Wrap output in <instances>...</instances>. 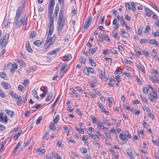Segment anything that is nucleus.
<instances>
[{"instance_id": "f257e3e1", "label": "nucleus", "mask_w": 159, "mask_h": 159, "mask_svg": "<svg viewBox=\"0 0 159 159\" xmlns=\"http://www.w3.org/2000/svg\"><path fill=\"white\" fill-rule=\"evenodd\" d=\"M55 0H50L49 5L48 6V15L50 20V23L49 24V31L48 35L50 36L52 35L54 30V17L52 16V14L54 9V6L55 4Z\"/></svg>"}, {"instance_id": "f03ea898", "label": "nucleus", "mask_w": 159, "mask_h": 159, "mask_svg": "<svg viewBox=\"0 0 159 159\" xmlns=\"http://www.w3.org/2000/svg\"><path fill=\"white\" fill-rule=\"evenodd\" d=\"M22 7H21L18 8L16 16L15 17V20L13 23L14 25L19 27H20L23 24V26L24 25H26L27 20V16L25 15L24 17L20 18V20H19L22 14Z\"/></svg>"}, {"instance_id": "7ed1b4c3", "label": "nucleus", "mask_w": 159, "mask_h": 159, "mask_svg": "<svg viewBox=\"0 0 159 159\" xmlns=\"http://www.w3.org/2000/svg\"><path fill=\"white\" fill-rule=\"evenodd\" d=\"M65 23L64 19H58L57 29L58 31V35L59 36H62L61 31L65 25Z\"/></svg>"}, {"instance_id": "20e7f679", "label": "nucleus", "mask_w": 159, "mask_h": 159, "mask_svg": "<svg viewBox=\"0 0 159 159\" xmlns=\"http://www.w3.org/2000/svg\"><path fill=\"white\" fill-rule=\"evenodd\" d=\"M18 66L17 63H15L12 64L9 63L7 65V68L10 70V72L13 74L15 70L18 68Z\"/></svg>"}, {"instance_id": "39448f33", "label": "nucleus", "mask_w": 159, "mask_h": 159, "mask_svg": "<svg viewBox=\"0 0 159 159\" xmlns=\"http://www.w3.org/2000/svg\"><path fill=\"white\" fill-rule=\"evenodd\" d=\"M95 70L91 67L85 66L84 68V72L87 75H89V72L93 74H95Z\"/></svg>"}, {"instance_id": "423d86ee", "label": "nucleus", "mask_w": 159, "mask_h": 159, "mask_svg": "<svg viewBox=\"0 0 159 159\" xmlns=\"http://www.w3.org/2000/svg\"><path fill=\"white\" fill-rule=\"evenodd\" d=\"M9 36V34H7L3 38L1 43V40H0V44H1L2 47H5L7 44Z\"/></svg>"}, {"instance_id": "0eeeda50", "label": "nucleus", "mask_w": 159, "mask_h": 159, "mask_svg": "<svg viewBox=\"0 0 159 159\" xmlns=\"http://www.w3.org/2000/svg\"><path fill=\"white\" fill-rule=\"evenodd\" d=\"M92 17L91 16H89L87 19V20L85 22L84 25V29L87 30L89 27L90 23L92 21Z\"/></svg>"}, {"instance_id": "6e6552de", "label": "nucleus", "mask_w": 159, "mask_h": 159, "mask_svg": "<svg viewBox=\"0 0 159 159\" xmlns=\"http://www.w3.org/2000/svg\"><path fill=\"white\" fill-rule=\"evenodd\" d=\"M67 65L66 64H64L61 67L60 75L61 77L63 75V74L66 72L67 70H65L66 67H67Z\"/></svg>"}, {"instance_id": "1a4fd4ad", "label": "nucleus", "mask_w": 159, "mask_h": 159, "mask_svg": "<svg viewBox=\"0 0 159 159\" xmlns=\"http://www.w3.org/2000/svg\"><path fill=\"white\" fill-rule=\"evenodd\" d=\"M127 153L131 159H134L135 157L133 155L132 149L130 148H127L126 150Z\"/></svg>"}, {"instance_id": "9d476101", "label": "nucleus", "mask_w": 159, "mask_h": 159, "mask_svg": "<svg viewBox=\"0 0 159 159\" xmlns=\"http://www.w3.org/2000/svg\"><path fill=\"white\" fill-rule=\"evenodd\" d=\"M97 128L99 129H101L103 130H106L108 129L107 127H103V123L101 121H99L98 124H97Z\"/></svg>"}, {"instance_id": "9b49d317", "label": "nucleus", "mask_w": 159, "mask_h": 159, "mask_svg": "<svg viewBox=\"0 0 159 159\" xmlns=\"http://www.w3.org/2000/svg\"><path fill=\"white\" fill-rule=\"evenodd\" d=\"M3 121L4 123H6L8 122V118L7 116L4 117V119L3 117V114L2 113H0V121L2 122Z\"/></svg>"}, {"instance_id": "f8f14e48", "label": "nucleus", "mask_w": 159, "mask_h": 159, "mask_svg": "<svg viewBox=\"0 0 159 159\" xmlns=\"http://www.w3.org/2000/svg\"><path fill=\"white\" fill-rule=\"evenodd\" d=\"M64 6L62 5V7L61 8L59 14V16L58 19H64V17L63 16V9L64 8Z\"/></svg>"}, {"instance_id": "ddd939ff", "label": "nucleus", "mask_w": 159, "mask_h": 159, "mask_svg": "<svg viewBox=\"0 0 159 159\" xmlns=\"http://www.w3.org/2000/svg\"><path fill=\"white\" fill-rule=\"evenodd\" d=\"M27 50V51L30 53H32L33 52V49L31 48L29 42V41H28L27 42L26 46H25Z\"/></svg>"}, {"instance_id": "4468645a", "label": "nucleus", "mask_w": 159, "mask_h": 159, "mask_svg": "<svg viewBox=\"0 0 159 159\" xmlns=\"http://www.w3.org/2000/svg\"><path fill=\"white\" fill-rule=\"evenodd\" d=\"M5 111L7 115H10L11 118L14 117L15 115L14 112L12 111L9 110L7 109L5 110Z\"/></svg>"}, {"instance_id": "2eb2a0df", "label": "nucleus", "mask_w": 159, "mask_h": 159, "mask_svg": "<svg viewBox=\"0 0 159 159\" xmlns=\"http://www.w3.org/2000/svg\"><path fill=\"white\" fill-rule=\"evenodd\" d=\"M2 85L3 88L6 89H9L11 88V85L5 82H2Z\"/></svg>"}, {"instance_id": "dca6fc26", "label": "nucleus", "mask_w": 159, "mask_h": 159, "mask_svg": "<svg viewBox=\"0 0 159 159\" xmlns=\"http://www.w3.org/2000/svg\"><path fill=\"white\" fill-rule=\"evenodd\" d=\"M136 66L139 70L141 71L143 73H145V72L144 70L145 68L143 66L140 64H137Z\"/></svg>"}, {"instance_id": "f3484780", "label": "nucleus", "mask_w": 159, "mask_h": 159, "mask_svg": "<svg viewBox=\"0 0 159 159\" xmlns=\"http://www.w3.org/2000/svg\"><path fill=\"white\" fill-rule=\"evenodd\" d=\"M72 56L70 54H67L65 55L63 58L64 61H68L70 60L72 58Z\"/></svg>"}, {"instance_id": "a211bd4d", "label": "nucleus", "mask_w": 159, "mask_h": 159, "mask_svg": "<svg viewBox=\"0 0 159 159\" xmlns=\"http://www.w3.org/2000/svg\"><path fill=\"white\" fill-rule=\"evenodd\" d=\"M144 10L146 12V15L148 17H150L151 16V12H152V11L148 8H145Z\"/></svg>"}, {"instance_id": "6ab92c4d", "label": "nucleus", "mask_w": 159, "mask_h": 159, "mask_svg": "<svg viewBox=\"0 0 159 159\" xmlns=\"http://www.w3.org/2000/svg\"><path fill=\"white\" fill-rule=\"evenodd\" d=\"M60 48H57L56 49L51 50L47 54L48 55H52L54 54H56L58 51L60 49Z\"/></svg>"}, {"instance_id": "aec40b11", "label": "nucleus", "mask_w": 159, "mask_h": 159, "mask_svg": "<svg viewBox=\"0 0 159 159\" xmlns=\"http://www.w3.org/2000/svg\"><path fill=\"white\" fill-rule=\"evenodd\" d=\"M22 98H21V96H20L19 97L18 96L17 97V99H18V100L16 104L18 105L21 106L22 104V102H23L22 100Z\"/></svg>"}, {"instance_id": "412c9836", "label": "nucleus", "mask_w": 159, "mask_h": 159, "mask_svg": "<svg viewBox=\"0 0 159 159\" xmlns=\"http://www.w3.org/2000/svg\"><path fill=\"white\" fill-rule=\"evenodd\" d=\"M59 5L57 4H56V7L55 8L54 14L55 15V17L57 19V15L58 11H59Z\"/></svg>"}, {"instance_id": "4be33fe9", "label": "nucleus", "mask_w": 159, "mask_h": 159, "mask_svg": "<svg viewBox=\"0 0 159 159\" xmlns=\"http://www.w3.org/2000/svg\"><path fill=\"white\" fill-rule=\"evenodd\" d=\"M86 97H88L90 98H92L96 97V95L94 94L90 93L88 92L85 93Z\"/></svg>"}, {"instance_id": "5701e85b", "label": "nucleus", "mask_w": 159, "mask_h": 159, "mask_svg": "<svg viewBox=\"0 0 159 159\" xmlns=\"http://www.w3.org/2000/svg\"><path fill=\"white\" fill-rule=\"evenodd\" d=\"M9 94L13 98L16 99H17L18 95L14 93L12 91H11Z\"/></svg>"}, {"instance_id": "b1692460", "label": "nucleus", "mask_w": 159, "mask_h": 159, "mask_svg": "<svg viewBox=\"0 0 159 159\" xmlns=\"http://www.w3.org/2000/svg\"><path fill=\"white\" fill-rule=\"evenodd\" d=\"M53 94L52 92H50L48 94V96L46 97V98L45 99V101L46 102H48L49 101L51 98H52V96Z\"/></svg>"}, {"instance_id": "393cba45", "label": "nucleus", "mask_w": 159, "mask_h": 159, "mask_svg": "<svg viewBox=\"0 0 159 159\" xmlns=\"http://www.w3.org/2000/svg\"><path fill=\"white\" fill-rule=\"evenodd\" d=\"M44 90H43V93L42 94L40 95V96L43 98L44 97L45 94L47 93L48 92V89L47 87H44Z\"/></svg>"}, {"instance_id": "a878e982", "label": "nucleus", "mask_w": 159, "mask_h": 159, "mask_svg": "<svg viewBox=\"0 0 159 159\" xmlns=\"http://www.w3.org/2000/svg\"><path fill=\"white\" fill-rule=\"evenodd\" d=\"M98 107L100 108L101 111L102 112H103V111H105V109L104 108V107L102 103H100L98 102L97 103Z\"/></svg>"}, {"instance_id": "bb28decb", "label": "nucleus", "mask_w": 159, "mask_h": 159, "mask_svg": "<svg viewBox=\"0 0 159 159\" xmlns=\"http://www.w3.org/2000/svg\"><path fill=\"white\" fill-rule=\"evenodd\" d=\"M53 39V38L52 37H49L48 36L46 40V44H48L49 42H50L48 45V46H49L51 44V42H52Z\"/></svg>"}, {"instance_id": "cd10ccee", "label": "nucleus", "mask_w": 159, "mask_h": 159, "mask_svg": "<svg viewBox=\"0 0 159 159\" xmlns=\"http://www.w3.org/2000/svg\"><path fill=\"white\" fill-rule=\"evenodd\" d=\"M49 128L52 130H54L56 129L55 125L53 123L51 122L49 126Z\"/></svg>"}, {"instance_id": "c85d7f7f", "label": "nucleus", "mask_w": 159, "mask_h": 159, "mask_svg": "<svg viewBox=\"0 0 159 159\" xmlns=\"http://www.w3.org/2000/svg\"><path fill=\"white\" fill-rule=\"evenodd\" d=\"M89 136L90 137H91V138L94 139H96V140H98L99 139V138L98 135L96 134H90Z\"/></svg>"}, {"instance_id": "c756f323", "label": "nucleus", "mask_w": 159, "mask_h": 159, "mask_svg": "<svg viewBox=\"0 0 159 159\" xmlns=\"http://www.w3.org/2000/svg\"><path fill=\"white\" fill-rule=\"evenodd\" d=\"M125 137H126V139L128 140V139H130L131 138V135L129 134L128 131H125L124 134Z\"/></svg>"}, {"instance_id": "7c9ffc66", "label": "nucleus", "mask_w": 159, "mask_h": 159, "mask_svg": "<svg viewBox=\"0 0 159 159\" xmlns=\"http://www.w3.org/2000/svg\"><path fill=\"white\" fill-rule=\"evenodd\" d=\"M99 71L101 75V78L102 79H104L105 78V71L102 70H99Z\"/></svg>"}, {"instance_id": "2f4dec72", "label": "nucleus", "mask_w": 159, "mask_h": 159, "mask_svg": "<svg viewBox=\"0 0 159 159\" xmlns=\"http://www.w3.org/2000/svg\"><path fill=\"white\" fill-rule=\"evenodd\" d=\"M52 155L54 157L55 159H60L61 156L57 153H56L52 152Z\"/></svg>"}, {"instance_id": "473e14b6", "label": "nucleus", "mask_w": 159, "mask_h": 159, "mask_svg": "<svg viewBox=\"0 0 159 159\" xmlns=\"http://www.w3.org/2000/svg\"><path fill=\"white\" fill-rule=\"evenodd\" d=\"M34 44L37 46H40L42 43V42L39 40H37L34 41L33 43Z\"/></svg>"}, {"instance_id": "72a5a7b5", "label": "nucleus", "mask_w": 159, "mask_h": 159, "mask_svg": "<svg viewBox=\"0 0 159 159\" xmlns=\"http://www.w3.org/2000/svg\"><path fill=\"white\" fill-rule=\"evenodd\" d=\"M32 94L33 96L35 98L39 99V97L37 95V92L35 89H34L32 91Z\"/></svg>"}, {"instance_id": "f704fd0d", "label": "nucleus", "mask_w": 159, "mask_h": 159, "mask_svg": "<svg viewBox=\"0 0 159 159\" xmlns=\"http://www.w3.org/2000/svg\"><path fill=\"white\" fill-rule=\"evenodd\" d=\"M149 43L151 44H156V46H158V43L156 42V41L155 39H151L149 41Z\"/></svg>"}, {"instance_id": "c9c22d12", "label": "nucleus", "mask_w": 159, "mask_h": 159, "mask_svg": "<svg viewBox=\"0 0 159 159\" xmlns=\"http://www.w3.org/2000/svg\"><path fill=\"white\" fill-rule=\"evenodd\" d=\"M32 138H30L29 139H28L27 140L26 142H25L24 144H23V147L24 148H25V147H26L29 144L30 142H31V140H32Z\"/></svg>"}, {"instance_id": "e433bc0d", "label": "nucleus", "mask_w": 159, "mask_h": 159, "mask_svg": "<svg viewBox=\"0 0 159 159\" xmlns=\"http://www.w3.org/2000/svg\"><path fill=\"white\" fill-rule=\"evenodd\" d=\"M110 151L111 153H112V155L116 158H117L118 157V156L117 155L115 152L112 149H110Z\"/></svg>"}, {"instance_id": "4c0bfd02", "label": "nucleus", "mask_w": 159, "mask_h": 159, "mask_svg": "<svg viewBox=\"0 0 159 159\" xmlns=\"http://www.w3.org/2000/svg\"><path fill=\"white\" fill-rule=\"evenodd\" d=\"M148 87H143V91L145 94H147L148 93Z\"/></svg>"}, {"instance_id": "58836bf2", "label": "nucleus", "mask_w": 159, "mask_h": 159, "mask_svg": "<svg viewBox=\"0 0 159 159\" xmlns=\"http://www.w3.org/2000/svg\"><path fill=\"white\" fill-rule=\"evenodd\" d=\"M131 5L132 7L131 8V10L134 11H135L136 10V8L135 6V4L133 2L131 3Z\"/></svg>"}, {"instance_id": "ea45409f", "label": "nucleus", "mask_w": 159, "mask_h": 159, "mask_svg": "<svg viewBox=\"0 0 159 159\" xmlns=\"http://www.w3.org/2000/svg\"><path fill=\"white\" fill-rule=\"evenodd\" d=\"M97 48V47H96L95 48H90L89 50V52H91L92 54H93L96 52Z\"/></svg>"}, {"instance_id": "a19ab883", "label": "nucleus", "mask_w": 159, "mask_h": 159, "mask_svg": "<svg viewBox=\"0 0 159 159\" xmlns=\"http://www.w3.org/2000/svg\"><path fill=\"white\" fill-rule=\"evenodd\" d=\"M120 31L121 33L123 34V35L124 37L126 38H128L129 37V35L127 32H125L123 30H121Z\"/></svg>"}, {"instance_id": "79ce46f5", "label": "nucleus", "mask_w": 159, "mask_h": 159, "mask_svg": "<svg viewBox=\"0 0 159 159\" xmlns=\"http://www.w3.org/2000/svg\"><path fill=\"white\" fill-rule=\"evenodd\" d=\"M71 92L73 93V94L75 95L76 97H77L78 96V93L75 90L70 89Z\"/></svg>"}, {"instance_id": "37998d69", "label": "nucleus", "mask_w": 159, "mask_h": 159, "mask_svg": "<svg viewBox=\"0 0 159 159\" xmlns=\"http://www.w3.org/2000/svg\"><path fill=\"white\" fill-rule=\"evenodd\" d=\"M36 33L34 31H33L31 32L30 33V39H33L34 38L36 35Z\"/></svg>"}, {"instance_id": "c03bdc74", "label": "nucleus", "mask_w": 159, "mask_h": 159, "mask_svg": "<svg viewBox=\"0 0 159 159\" xmlns=\"http://www.w3.org/2000/svg\"><path fill=\"white\" fill-rule=\"evenodd\" d=\"M59 119V116L57 115L56 116L54 119L53 120V121L55 124H57L58 121Z\"/></svg>"}, {"instance_id": "a18cd8bd", "label": "nucleus", "mask_w": 159, "mask_h": 159, "mask_svg": "<svg viewBox=\"0 0 159 159\" xmlns=\"http://www.w3.org/2000/svg\"><path fill=\"white\" fill-rule=\"evenodd\" d=\"M21 133V130L20 131H19L18 133H17L13 137V139L15 140L17 139L20 136Z\"/></svg>"}, {"instance_id": "49530a36", "label": "nucleus", "mask_w": 159, "mask_h": 159, "mask_svg": "<svg viewBox=\"0 0 159 159\" xmlns=\"http://www.w3.org/2000/svg\"><path fill=\"white\" fill-rule=\"evenodd\" d=\"M120 138L123 140L126 141L127 140V139H126V137H125V135L123 133H121L120 134Z\"/></svg>"}, {"instance_id": "de8ad7c7", "label": "nucleus", "mask_w": 159, "mask_h": 159, "mask_svg": "<svg viewBox=\"0 0 159 159\" xmlns=\"http://www.w3.org/2000/svg\"><path fill=\"white\" fill-rule=\"evenodd\" d=\"M89 63H91V65L92 66H96V63L93 61L92 59L89 58Z\"/></svg>"}, {"instance_id": "09e8293b", "label": "nucleus", "mask_w": 159, "mask_h": 159, "mask_svg": "<svg viewBox=\"0 0 159 159\" xmlns=\"http://www.w3.org/2000/svg\"><path fill=\"white\" fill-rule=\"evenodd\" d=\"M151 6L155 9L157 11L159 12V9L156 6L155 4L153 2L151 3Z\"/></svg>"}, {"instance_id": "8fccbe9b", "label": "nucleus", "mask_w": 159, "mask_h": 159, "mask_svg": "<svg viewBox=\"0 0 159 159\" xmlns=\"http://www.w3.org/2000/svg\"><path fill=\"white\" fill-rule=\"evenodd\" d=\"M103 38L105 40H107L108 42H110L111 41L110 39L108 38L107 34H104L103 35Z\"/></svg>"}, {"instance_id": "3c124183", "label": "nucleus", "mask_w": 159, "mask_h": 159, "mask_svg": "<svg viewBox=\"0 0 159 159\" xmlns=\"http://www.w3.org/2000/svg\"><path fill=\"white\" fill-rule=\"evenodd\" d=\"M92 120L93 122L97 123V124H98V122L101 121L95 117L93 118Z\"/></svg>"}, {"instance_id": "603ef678", "label": "nucleus", "mask_w": 159, "mask_h": 159, "mask_svg": "<svg viewBox=\"0 0 159 159\" xmlns=\"http://www.w3.org/2000/svg\"><path fill=\"white\" fill-rule=\"evenodd\" d=\"M60 98L58 96L57 97L56 100L54 102V103L52 104L51 107L52 108H53L55 106L56 103L58 101L59 99Z\"/></svg>"}, {"instance_id": "864d4df0", "label": "nucleus", "mask_w": 159, "mask_h": 159, "mask_svg": "<svg viewBox=\"0 0 159 159\" xmlns=\"http://www.w3.org/2000/svg\"><path fill=\"white\" fill-rule=\"evenodd\" d=\"M121 25L123 26H126L127 25V24L126 22H125L124 19L122 18L121 19Z\"/></svg>"}, {"instance_id": "5fc2aeb1", "label": "nucleus", "mask_w": 159, "mask_h": 159, "mask_svg": "<svg viewBox=\"0 0 159 159\" xmlns=\"http://www.w3.org/2000/svg\"><path fill=\"white\" fill-rule=\"evenodd\" d=\"M89 137L87 135H85L83 136L82 139L83 141H86L88 139Z\"/></svg>"}, {"instance_id": "6e6d98bb", "label": "nucleus", "mask_w": 159, "mask_h": 159, "mask_svg": "<svg viewBox=\"0 0 159 159\" xmlns=\"http://www.w3.org/2000/svg\"><path fill=\"white\" fill-rule=\"evenodd\" d=\"M49 134V131H47V132H46L45 133V134H44V135L43 136V137H42V139H44L46 137H47L48 136Z\"/></svg>"}, {"instance_id": "4d7b16f0", "label": "nucleus", "mask_w": 159, "mask_h": 159, "mask_svg": "<svg viewBox=\"0 0 159 159\" xmlns=\"http://www.w3.org/2000/svg\"><path fill=\"white\" fill-rule=\"evenodd\" d=\"M36 152H40L42 154H44L45 152V150L43 149H38L36 150Z\"/></svg>"}, {"instance_id": "13d9d810", "label": "nucleus", "mask_w": 159, "mask_h": 159, "mask_svg": "<svg viewBox=\"0 0 159 159\" xmlns=\"http://www.w3.org/2000/svg\"><path fill=\"white\" fill-rule=\"evenodd\" d=\"M42 118L41 116H39L38 119L37 120L36 122V125H38L40 123V122L41 120H42Z\"/></svg>"}, {"instance_id": "bf43d9fd", "label": "nucleus", "mask_w": 159, "mask_h": 159, "mask_svg": "<svg viewBox=\"0 0 159 159\" xmlns=\"http://www.w3.org/2000/svg\"><path fill=\"white\" fill-rule=\"evenodd\" d=\"M152 142L155 144L157 146L159 145V140L158 139H157L156 140H152Z\"/></svg>"}, {"instance_id": "052dcab7", "label": "nucleus", "mask_w": 159, "mask_h": 159, "mask_svg": "<svg viewBox=\"0 0 159 159\" xmlns=\"http://www.w3.org/2000/svg\"><path fill=\"white\" fill-rule=\"evenodd\" d=\"M125 7L126 9L128 10H131V8L130 4L129 3H126L125 4Z\"/></svg>"}, {"instance_id": "680f3d73", "label": "nucleus", "mask_w": 159, "mask_h": 159, "mask_svg": "<svg viewBox=\"0 0 159 159\" xmlns=\"http://www.w3.org/2000/svg\"><path fill=\"white\" fill-rule=\"evenodd\" d=\"M18 62L21 66H26V64L22 61H19Z\"/></svg>"}, {"instance_id": "e2e57ef3", "label": "nucleus", "mask_w": 159, "mask_h": 159, "mask_svg": "<svg viewBox=\"0 0 159 159\" xmlns=\"http://www.w3.org/2000/svg\"><path fill=\"white\" fill-rule=\"evenodd\" d=\"M80 151L81 153L83 154L87 152L86 149L84 148H80Z\"/></svg>"}, {"instance_id": "0e129e2a", "label": "nucleus", "mask_w": 159, "mask_h": 159, "mask_svg": "<svg viewBox=\"0 0 159 159\" xmlns=\"http://www.w3.org/2000/svg\"><path fill=\"white\" fill-rule=\"evenodd\" d=\"M6 76V74L4 72H0V76L2 78H4Z\"/></svg>"}, {"instance_id": "69168bd1", "label": "nucleus", "mask_w": 159, "mask_h": 159, "mask_svg": "<svg viewBox=\"0 0 159 159\" xmlns=\"http://www.w3.org/2000/svg\"><path fill=\"white\" fill-rule=\"evenodd\" d=\"M152 52H153V58H155L157 57V53L156 50L155 49H153L152 50Z\"/></svg>"}, {"instance_id": "338daca9", "label": "nucleus", "mask_w": 159, "mask_h": 159, "mask_svg": "<svg viewBox=\"0 0 159 159\" xmlns=\"http://www.w3.org/2000/svg\"><path fill=\"white\" fill-rule=\"evenodd\" d=\"M110 51L111 53L112 54H118V53L117 51L115 49H110Z\"/></svg>"}, {"instance_id": "774afa93", "label": "nucleus", "mask_w": 159, "mask_h": 159, "mask_svg": "<svg viewBox=\"0 0 159 159\" xmlns=\"http://www.w3.org/2000/svg\"><path fill=\"white\" fill-rule=\"evenodd\" d=\"M150 26L148 25H147L146 28V30L145 31V33L146 34L148 33V31L150 30Z\"/></svg>"}]
</instances>
